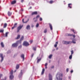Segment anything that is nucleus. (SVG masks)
<instances>
[{
  "mask_svg": "<svg viewBox=\"0 0 80 80\" xmlns=\"http://www.w3.org/2000/svg\"><path fill=\"white\" fill-rule=\"evenodd\" d=\"M71 31H72V32H73V33H77V32L75 31V30H74V29H71Z\"/></svg>",
  "mask_w": 80,
  "mask_h": 80,
  "instance_id": "nucleus-24",
  "label": "nucleus"
},
{
  "mask_svg": "<svg viewBox=\"0 0 80 80\" xmlns=\"http://www.w3.org/2000/svg\"><path fill=\"white\" fill-rule=\"evenodd\" d=\"M49 26L51 30H53V27H52V24L50 23H49Z\"/></svg>",
  "mask_w": 80,
  "mask_h": 80,
  "instance_id": "nucleus-8",
  "label": "nucleus"
},
{
  "mask_svg": "<svg viewBox=\"0 0 80 80\" xmlns=\"http://www.w3.org/2000/svg\"><path fill=\"white\" fill-rule=\"evenodd\" d=\"M58 42H56V44L54 45L55 47H57V44H58Z\"/></svg>",
  "mask_w": 80,
  "mask_h": 80,
  "instance_id": "nucleus-26",
  "label": "nucleus"
},
{
  "mask_svg": "<svg viewBox=\"0 0 80 80\" xmlns=\"http://www.w3.org/2000/svg\"><path fill=\"white\" fill-rule=\"evenodd\" d=\"M39 17H40V15H38V16H37L36 17V18H39Z\"/></svg>",
  "mask_w": 80,
  "mask_h": 80,
  "instance_id": "nucleus-39",
  "label": "nucleus"
},
{
  "mask_svg": "<svg viewBox=\"0 0 80 80\" xmlns=\"http://www.w3.org/2000/svg\"><path fill=\"white\" fill-rule=\"evenodd\" d=\"M23 38H24V37L23 36H22L21 38L20 41H22L23 40Z\"/></svg>",
  "mask_w": 80,
  "mask_h": 80,
  "instance_id": "nucleus-21",
  "label": "nucleus"
},
{
  "mask_svg": "<svg viewBox=\"0 0 80 80\" xmlns=\"http://www.w3.org/2000/svg\"><path fill=\"white\" fill-rule=\"evenodd\" d=\"M45 72V69L43 68L42 69V72H41V75H43V74H44V72Z\"/></svg>",
  "mask_w": 80,
  "mask_h": 80,
  "instance_id": "nucleus-16",
  "label": "nucleus"
},
{
  "mask_svg": "<svg viewBox=\"0 0 80 80\" xmlns=\"http://www.w3.org/2000/svg\"><path fill=\"white\" fill-rule=\"evenodd\" d=\"M21 11H22V12H23V9H22Z\"/></svg>",
  "mask_w": 80,
  "mask_h": 80,
  "instance_id": "nucleus-55",
  "label": "nucleus"
},
{
  "mask_svg": "<svg viewBox=\"0 0 80 80\" xmlns=\"http://www.w3.org/2000/svg\"><path fill=\"white\" fill-rule=\"evenodd\" d=\"M68 36H70V37H72L73 36V34H68Z\"/></svg>",
  "mask_w": 80,
  "mask_h": 80,
  "instance_id": "nucleus-33",
  "label": "nucleus"
},
{
  "mask_svg": "<svg viewBox=\"0 0 80 80\" xmlns=\"http://www.w3.org/2000/svg\"><path fill=\"white\" fill-rule=\"evenodd\" d=\"M45 68L47 69V66H45Z\"/></svg>",
  "mask_w": 80,
  "mask_h": 80,
  "instance_id": "nucleus-56",
  "label": "nucleus"
},
{
  "mask_svg": "<svg viewBox=\"0 0 80 80\" xmlns=\"http://www.w3.org/2000/svg\"><path fill=\"white\" fill-rule=\"evenodd\" d=\"M16 2L17 1L16 0L13 1L11 2V4L13 5V4H15V3H16Z\"/></svg>",
  "mask_w": 80,
  "mask_h": 80,
  "instance_id": "nucleus-17",
  "label": "nucleus"
},
{
  "mask_svg": "<svg viewBox=\"0 0 80 80\" xmlns=\"http://www.w3.org/2000/svg\"><path fill=\"white\" fill-rule=\"evenodd\" d=\"M1 45L2 47H4V45L3 44V42H1Z\"/></svg>",
  "mask_w": 80,
  "mask_h": 80,
  "instance_id": "nucleus-25",
  "label": "nucleus"
},
{
  "mask_svg": "<svg viewBox=\"0 0 80 80\" xmlns=\"http://www.w3.org/2000/svg\"><path fill=\"white\" fill-rule=\"evenodd\" d=\"M8 15L9 17H10V16H11V15H12V13L8 11Z\"/></svg>",
  "mask_w": 80,
  "mask_h": 80,
  "instance_id": "nucleus-22",
  "label": "nucleus"
},
{
  "mask_svg": "<svg viewBox=\"0 0 80 80\" xmlns=\"http://www.w3.org/2000/svg\"><path fill=\"white\" fill-rule=\"evenodd\" d=\"M37 22V19H36L35 21H34V22Z\"/></svg>",
  "mask_w": 80,
  "mask_h": 80,
  "instance_id": "nucleus-52",
  "label": "nucleus"
},
{
  "mask_svg": "<svg viewBox=\"0 0 80 80\" xmlns=\"http://www.w3.org/2000/svg\"><path fill=\"white\" fill-rule=\"evenodd\" d=\"M0 57L1 58V62H2L3 60V54H0Z\"/></svg>",
  "mask_w": 80,
  "mask_h": 80,
  "instance_id": "nucleus-7",
  "label": "nucleus"
},
{
  "mask_svg": "<svg viewBox=\"0 0 80 80\" xmlns=\"http://www.w3.org/2000/svg\"><path fill=\"white\" fill-rule=\"evenodd\" d=\"M2 25H3V24H1V26H2Z\"/></svg>",
  "mask_w": 80,
  "mask_h": 80,
  "instance_id": "nucleus-59",
  "label": "nucleus"
},
{
  "mask_svg": "<svg viewBox=\"0 0 80 80\" xmlns=\"http://www.w3.org/2000/svg\"><path fill=\"white\" fill-rule=\"evenodd\" d=\"M2 76V74H0V78H1Z\"/></svg>",
  "mask_w": 80,
  "mask_h": 80,
  "instance_id": "nucleus-43",
  "label": "nucleus"
},
{
  "mask_svg": "<svg viewBox=\"0 0 80 80\" xmlns=\"http://www.w3.org/2000/svg\"><path fill=\"white\" fill-rule=\"evenodd\" d=\"M30 43H32L33 42V40H31L30 41Z\"/></svg>",
  "mask_w": 80,
  "mask_h": 80,
  "instance_id": "nucleus-45",
  "label": "nucleus"
},
{
  "mask_svg": "<svg viewBox=\"0 0 80 80\" xmlns=\"http://www.w3.org/2000/svg\"><path fill=\"white\" fill-rule=\"evenodd\" d=\"M33 27H34V26L33 25H32V27L33 28Z\"/></svg>",
  "mask_w": 80,
  "mask_h": 80,
  "instance_id": "nucleus-54",
  "label": "nucleus"
},
{
  "mask_svg": "<svg viewBox=\"0 0 80 80\" xmlns=\"http://www.w3.org/2000/svg\"><path fill=\"white\" fill-rule=\"evenodd\" d=\"M54 68V66H52L51 67V68Z\"/></svg>",
  "mask_w": 80,
  "mask_h": 80,
  "instance_id": "nucleus-53",
  "label": "nucleus"
},
{
  "mask_svg": "<svg viewBox=\"0 0 80 80\" xmlns=\"http://www.w3.org/2000/svg\"><path fill=\"white\" fill-rule=\"evenodd\" d=\"M17 27V23H15V24H14V26L12 28V29H14L15 28H16Z\"/></svg>",
  "mask_w": 80,
  "mask_h": 80,
  "instance_id": "nucleus-6",
  "label": "nucleus"
},
{
  "mask_svg": "<svg viewBox=\"0 0 80 80\" xmlns=\"http://www.w3.org/2000/svg\"><path fill=\"white\" fill-rule=\"evenodd\" d=\"M8 34V32H6L5 34V37H7Z\"/></svg>",
  "mask_w": 80,
  "mask_h": 80,
  "instance_id": "nucleus-30",
  "label": "nucleus"
},
{
  "mask_svg": "<svg viewBox=\"0 0 80 80\" xmlns=\"http://www.w3.org/2000/svg\"><path fill=\"white\" fill-rule=\"evenodd\" d=\"M23 25L21 26L20 25L19 27H18L17 28V32L18 33V32H19V31H20V30H21L22 29V28L23 27Z\"/></svg>",
  "mask_w": 80,
  "mask_h": 80,
  "instance_id": "nucleus-3",
  "label": "nucleus"
},
{
  "mask_svg": "<svg viewBox=\"0 0 80 80\" xmlns=\"http://www.w3.org/2000/svg\"><path fill=\"white\" fill-rule=\"evenodd\" d=\"M30 9H31L32 8V7H30Z\"/></svg>",
  "mask_w": 80,
  "mask_h": 80,
  "instance_id": "nucleus-57",
  "label": "nucleus"
},
{
  "mask_svg": "<svg viewBox=\"0 0 80 80\" xmlns=\"http://www.w3.org/2000/svg\"><path fill=\"white\" fill-rule=\"evenodd\" d=\"M69 58L70 59H71L72 58V55H71L69 57Z\"/></svg>",
  "mask_w": 80,
  "mask_h": 80,
  "instance_id": "nucleus-31",
  "label": "nucleus"
},
{
  "mask_svg": "<svg viewBox=\"0 0 80 80\" xmlns=\"http://www.w3.org/2000/svg\"><path fill=\"white\" fill-rule=\"evenodd\" d=\"M38 26H39V24H38V23L36 25V27H38Z\"/></svg>",
  "mask_w": 80,
  "mask_h": 80,
  "instance_id": "nucleus-40",
  "label": "nucleus"
},
{
  "mask_svg": "<svg viewBox=\"0 0 80 80\" xmlns=\"http://www.w3.org/2000/svg\"><path fill=\"white\" fill-rule=\"evenodd\" d=\"M22 48V45L19 46L18 47V48Z\"/></svg>",
  "mask_w": 80,
  "mask_h": 80,
  "instance_id": "nucleus-41",
  "label": "nucleus"
},
{
  "mask_svg": "<svg viewBox=\"0 0 80 80\" xmlns=\"http://www.w3.org/2000/svg\"><path fill=\"white\" fill-rule=\"evenodd\" d=\"M37 14H38V12L37 11L33 12L32 13V15H37Z\"/></svg>",
  "mask_w": 80,
  "mask_h": 80,
  "instance_id": "nucleus-9",
  "label": "nucleus"
},
{
  "mask_svg": "<svg viewBox=\"0 0 80 80\" xmlns=\"http://www.w3.org/2000/svg\"><path fill=\"white\" fill-rule=\"evenodd\" d=\"M26 29L27 30H30V26L28 25L26 27Z\"/></svg>",
  "mask_w": 80,
  "mask_h": 80,
  "instance_id": "nucleus-14",
  "label": "nucleus"
},
{
  "mask_svg": "<svg viewBox=\"0 0 80 80\" xmlns=\"http://www.w3.org/2000/svg\"><path fill=\"white\" fill-rule=\"evenodd\" d=\"M7 26V23H5L4 24L3 28H5Z\"/></svg>",
  "mask_w": 80,
  "mask_h": 80,
  "instance_id": "nucleus-19",
  "label": "nucleus"
},
{
  "mask_svg": "<svg viewBox=\"0 0 80 80\" xmlns=\"http://www.w3.org/2000/svg\"><path fill=\"white\" fill-rule=\"evenodd\" d=\"M44 33H47V30L46 29L44 31Z\"/></svg>",
  "mask_w": 80,
  "mask_h": 80,
  "instance_id": "nucleus-38",
  "label": "nucleus"
},
{
  "mask_svg": "<svg viewBox=\"0 0 80 80\" xmlns=\"http://www.w3.org/2000/svg\"><path fill=\"white\" fill-rule=\"evenodd\" d=\"M71 42H71L70 41H69V42L65 41L64 42V44H66V45H67V44H69V43H70Z\"/></svg>",
  "mask_w": 80,
  "mask_h": 80,
  "instance_id": "nucleus-15",
  "label": "nucleus"
},
{
  "mask_svg": "<svg viewBox=\"0 0 80 80\" xmlns=\"http://www.w3.org/2000/svg\"><path fill=\"white\" fill-rule=\"evenodd\" d=\"M33 55H34V53H32V55H31V57H33Z\"/></svg>",
  "mask_w": 80,
  "mask_h": 80,
  "instance_id": "nucleus-46",
  "label": "nucleus"
},
{
  "mask_svg": "<svg viewBox=\"0 0 80 80\" xmlns=\"http://www.w3.org/2000/svg\"><path fill=\"white\" fill-rule=\"evenodd\" d=\"M68 70H69L68 68H67L66 69V71H67V72H68Z\"/></svg>",
  "mask_w": 80,
  "mask_h": 80,
  "instance_id": "nucleus-49",
  "label": "nucleus"
},
{
  "mask_svg": "<svg viewBox=\"0 0 80 80\" xmlns=\"http://www.w3.org/2000/svg\"><path fill=\"white\" fill-rule=\"evenodd\" d=\"M52 56H53V55H52V54H51L49 56V58H50V59H51V58H52Z\"/></svg>",
  "mask_w": 80,
  "mask_h": 80,
  "instance_id": "nucleus-27",
  "label": "nucleus"
},
{
  "mask_svg": "<svg viewBox=\"0 0 80 80\" xmlns=\"http://www.w3.org/2000/svg\"><path fill=\"white\" fill-rule=\"evenodd\" d=\"M16 71H17L16 70L14 72H16Z\"/></svg>",
  "mask_w": 80,
  "mask_h": 80,
  "instance_id": "nucleus-60",
  "label": "nucleus"
},
{
  "mask_svg": "<svg viewBox=\"0 0 80 80\" xmlns=\"http://www.w3.org/2000/svg\"><path fill=\"white\" fill-rule=\"evenodd\" d=\"M40 60H41V59H38V61H37V63H38V62H40Z\"/></svg>",
  "mask_w": 80,
  "mask_h": 80,
  "instance_id": "nucleus-36",
  "label": "nucleus"
},
{
  "mask_svg": "<svg viewBox=\"0 0 80 80\" xmlns=\"http://www.w3.org/2000/svg\"><path fill=\"white\" fill-rule=\"evenodd\" d=\"M20 67V65L18 64L16 65V69H18Z\"/></svg>",
  "mask_w": 80,
  "mask_h": 80,
  "instance_id": "nucleus-23",
  "label": "nucleus"
},
{
  "mask_svg": "<svg viewBox=\"0 0 80 80\" xmlns=\"http://www.w3.org/2000/svg\"><path fill=\"white\" fill-rule=\"evenodd\" d=\"M71 55H72L73 54V51L72 50L71 51Z\"/></svg>",
  "mask_w": 80,
  "mask_h": 80,
  "instance_id": "nucleus-34",
  "label": "nucleus"
},
{
  "mask_svg": "<svg viewBox=\"0 0 80 80\" xmlns=\"http://www.w3.org/2000/svg\"><path fill=\"white\" fill-rule=\"evenodd\" d=\"M13 70H12L11 71V72L10 73V74H11V75H13Z\"/></svg>",
  "mask_w": 80,
  "mask_h": 80,
  "instance_id": "nucleus-32",
  "label": "nucleus"
},
{
  "mask_svg": "<svg viewBox=\"0 0 80 80\" xmlns=\"http://www.w3.org/2000/svg\"><path fill=\"white\" fill-rule=\"evenodd\" d=\"M10 78L11 80H12V79H13V78H14V76L13 75H11L9 77Z\"/></svg>",
  "mask_w": 80,
  "mask_h": 80,
  "instance_id": "nucleus-11",
  "label": "nucleus"
},
{
  "mask_svg": "<svg viewBox=\"0 0 80 80\" xmlns=\"http://www.w3.org/2000/svg\"><path fill=\"white\" fill-rule=\"evenodd\" d=\"M40 21H42V18H40L39 19Z\"/></svg>",
  "mask_w": 80,
  "mask_h": 80,
  "instance_id": "nucleus-42",
  "label": "nucleus"
},
{
  "mask_svg": "<svg viewBox=\"0 0 80 80\" xmlns=\"http://www.w3.org/2000/svg\"><path fill=\"white\" fill-rule=\"evenodd\" d=\"M34 19H35V18H33V20H34Z\"/></svg>",
  "mask_w": 80,
  "mask_h": 80,
  "instance_id": "nucleus-58",
  "label": "nucleus"
},
{
  "mask_svg": "<svg viewBox=\"0 0 80 80\" xmlns=\"http://www.w3.org/2000/svg\"><path fill=\"white\" fill-rule=\"evenodd\" d=\"M27 18V16H25V18L22 20V22L23 23H27V22H28L29 20V19H28V20L27 21L26 20H27V18Z\"/></svg>",
  "mask_w": 80,
  "mask_h": 80,
  "instance_id": "nucleus-2",
  "label": "nucleus"
},
{
  "mask_svg": "<svg viewBox=\"0 0 80 80\" xmlns=\"http://www.w3.org/2000/svg\"><path fill=\"white\" fill-rule=\"evenodd\" d=\"M20 38V35H18L17 37L16 38H15V39H16V40H18V39H19V38Z\"/></svg>",
  "mask_w": 80,
  "mask_h": 80,
  "instance_id": "nucleus-18",
  "label": "nucleus"
},
{
  "mask_svg": "<svg viewBox=\"0 0 80 80\" xmlns=\"http://www.w3.org/2000/svg\"><path fill=\"white\" fill-rule=\"evenodd\" d=\"M72 42L73 43H76V42H75V39L72 40Z\"/></svg>",
  "mask_w": 80,
  "mask_h": 80,
  "instance_id": "nucleus-28",
  "label": "nucleus"
},
{
  "mask_svg": "<svg viewBox=\"0 0 80 80\" xmlns=\"http://www.w3.org/2000/svg\"><path fill=\"white\" fill-rule=\"evenodd\" d=\"M53 3V1L52 0H51L49 1V3L52 4Z\"/></svg>",
  "mask_w": 80,
  "mask_h": 80,
  "instance_id": "nucleus-29",
  "label": "nucleus"
},
{
  "mask_svg": "<svg viewBox=\"0 0 80 80\" xmlns=\"http://www.w3.org/2000/svg\"><path fill=\"white\" fill-rule=\"evenodd\" d=\"M72 36L74 38H75V35H72Z\"/></svg>",
  "mask_w": 80,
  "mask_h": 80,
  "instance_id": "nucleus-50",
  "label": "nucleus"
},
{
  "mask_svg": "<svg viewBox=\"0 0 80 80\" xmlns=\"http://www.w3.org/2000/svg\"><path fill=\"white\" fill-rule=\"evenodd\" d=\"M21 57L23 59V61H24V59H25V56L24 54H22L21 55Z\"/></svg>",
  "mask_w": 80,
  "mask_h": 80,
  "instance_id": "nucleus-12",
  "label": "nucleus"
},
{
  "mask_svg": "<svg viewBox=\"0 0 80 80\" xmlns=\"http://www.w3.org/2000/svg\"><path fill=\"white\" fill-rule=\"evenodd\" d=\"M24 1V0H21V3H23V1Z\"/></svg>",
  "mask_w": 80,
  "mask_h": 80,
  "instance_id": "nucleus-48",
  "label": "nucleus"
},
{
  "mask_svg": "<svg viewBox=\"0 0 80 80\" xmlns=\"http://www.w3.org/2000/svg\"><path fill=\"white\" fill-rule=\"evenodd\" d=\"M68 7H69L70 8H72V3L69 4H68Z\"/></svg>",
  "mask_w": 80,
  "mask_h": 80,
  "instance_id": "nucleus-20",
  "label": "nucleus"
},
{
  "mask_svg": "<svg viewBox=\"0 0 80 80\" xmlns=\"http://www.w3.org/2000/svg\"><path fill=\"white\" fill-rule=\"evenodd\" d=\"M23 45H24V46L27 47V46H28V45H29V43H28L27 42L24 41L23 43Z\"/></svg>",
  "mask_w": 80,
  "mask_h": 80,
  "instance_id": "nucleus-4",
  "label": "nucleus"
},
{
  "mask_svg": "<svg viewBox=\"0 0 80 80\" xmlns=\"http://www.w3.org/2000/svg\"><path fill=\"white\" fill-rule=\"evenodd\" d=\"M33 50H34V51H36V47H33Z\"/></svg>",
  "mask_w": 80,
  "mask_h": 80,
  "instance_id": "nucleus-35",
  "label": "nucleus"
},
{
  "mask_svg": "<svg viewBox=\"0 0 80 80\" xmlns=\"http://www.w3.org/2000/svg\"><path fill=\"white\" fill-rule=\"evenodd\" d=\"M60 77H63V74H57V78L58 80H62V78H60Z\"/></svg>",
  "mask_w": 80,
  "mask_h": 80,
  "instance_id": "nucleus-1",
  "label": "nucleus"
},
{
  "mask_svg": "<svg viewBox=\"0 0 80 80\" xmlns=\"http://www.w3.org/2000/svg\"><path fill=\"white\" fill-rule=\"evenodd\" d=\"M22 74H23V72H22V70H21V71L19 75V78L21 77H22Z\"/></svg>",
  "mask_w": 80,
  "mask_h": 80,
  "instance_id": "nucleus-13",
  "label": "nucleus"
},
{
  "mask_svg": "<svg viewBox=\"0 0 80 80\" xmlns=\"http://www.w3.org/2000/svg\"><path fill=\"white\" fill-rule=\"evenodd\" d=\"M7 80V77H5L4 78V79H1V80Z\"/></svg>",
  "mask_w": 80,
  "mask_h": 80,
  "instance_id": "nucleus-44",
  "label": "nucleus"
},
{
  "mask_svg": "<svg viewBox=\"0 0 80 80\" xmlns=\"http://www.w3.org/2000/svg\"><path fill=\"white\" fill-rule=\"evenodd\" d=\"M57 49H58V48H57Z\"/></svg>",
  "mask_w": 80,
  "mask_h": 80,
  "instance_id": "nucleus-62",
  "label": "nucleus"
},
{
  "mask_svg": "<svg viewBox=\"0 0 80 80\" xmlns=\"http://www.w3.org/2000/svg\"><path fill=\"white\" fill-rule=\"evenodd\" d=\"M3 31H4L3 30L1 29V30H0V32H1V33L3 32Z\"/></svg>",
  "mask_w": 80,
  "mask_h": 80,
  "instance_id": "nucleus-37",
  "label": "nucleus"
},
{
  "mask_svg": "<svg viewBox=\"0 0 80 80\" xmlns=\"http://www.w3.org/2000/svg\"><path fill=\"white\" fill-rule=\"evenodd\" d=\"M49 80H52V77L50 74H49Z\"/></svg>",
  "mask_w": 80,
  "mask_h": 80,
  "instance_id": "nucleus-10",
  "label": "nucleus"
},
{
  "mask_svg": "<svg viewBox=\"0 0 80 80\" xmlns=\"http://www.w3.org/2000/svg\"><path fill=\"white\" fill-rule=\"evenodd\" d=\"M73 70H72L71 71V73H73Z\"/></svg>",
  "mask_w": 80,
  "mask_h": 80,
  "instance_id": "nucleus-51",
  "label": "nucleus"
},
{
  "mask_svg": "<svg viewBox=\"0 0 80 80\" xmlns=\"http://www.w3.org/2000/svg\"><path fill=\"white\" fill-rule=\"evenodd\" d=\"M10 10H11V8H10Z\"/></svg>",
  "mask_w": 80,
  "mask_h": 80,
  "instance_id": "nucleus-61",
  "label": "nucleus"
},
{
  "mask_svg": "<svg viewBox=\"0 0 80 80\" xmlns=\"http://www.w3.org/2000/svg\"><path fill=\"white\" fill-rule=\"evenodd\" d=\"M18 45V43H14L12 44V47H17Z\"/></svg>",
  "mask_w": 80,
  "mask_h": 80,
  "instance_id": "nucleus-5",
  "label": "nucleus"
},
{
  "mask_svg": "<svg viewBox=\"0 0 80 80\" xmlns=\"http://www.w3.org/2000/svg\"><path fill=\"white\" fill-rule=\"evenodd\" d=\"M48 65V64L47 63H46L45 64V67L47 66Z\"/></svg>",
  "mask_w": 80,
  "mask_h": 80,
  "instance_id": "nucleus-47",
  "label": "nucleus"
}]
</instances>
